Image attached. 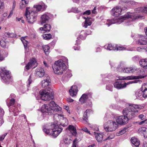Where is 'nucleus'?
Returning <instances> with one entry per match:
<instances>
[{
    "label": "nucleus",
    "instance_id": "nucleus-1",
    "mask_svg": "<svg viewBox=\"0 0 147 147\" xmlns=\"http://www.w3.org/2000/svg\"><path fill=\"white\" fill-rule=\"evenodd\" d=\"M139 18L138 16L136 15L135 14L129 12L119 18H114L111 20H105L103 22L105 23L106 22V24L108 26L113 24H119L123 22H125L127 25H129L130 24L129 23H131L133 20Z\"/></svg>",
    "mask_w": 147,
    "mask_h": 147
},
{
    "label": "nucleus",
    "instance_id": "nucleus-2",
    "mask_svg": "<svg viewBox=\"0 0 147 147\" xmlns=\"http://www.w3.org/2000/svg\"><path fill=\"white\" fill-rule=\"evenodd\" d=\"M61 108L53 101H51L49 104H44L41 108L42 113V116L44 118L46 116L53 114L54 111H60Z\"/></svg>",
    "mask_w": 147,
    "mask_h": 147
},
{
    "label": "nucleus",
    "instance_id": "nucleus-3",
    "mask_svg": "<svg viewBox=\"0 0 147 147\" xmlns=\"http://www.w3.org/2000/svg\"><path fill=\"white\" fill-rule=\"evenodd\" d=\"M126 108L123 110L122 113L123 115L127 116L129 119H131L137 115L138 111L137 109H140L143 108L141 105L129 103L126 104Z\"/></svg>",
    "mask_w": 147,
    "mask_h": 147
},
{
    "label": "nucleus",
    "instance_id": "nucleus-4",
    "mask_svg": "<svg viewBox=\"0 0 147 147\" xmlns=\"http://www.w3.org/2000/svg\"><path fill=\"white\" fill-rule=\"evenodd\" d=\"M68 61L67 58L62 57L61 59L56 61L55 63L53 69L54 73L56 74L60 75L62 74L66 68L65 63H67Z\"/></svg>",
    "mask_w": 147,
    "mask_h": 147
},
{
    "label": "nucleus",
    "instance_id": "nucleus-5",
    "mask_svg": "<svg viewBox=\"0 0 147 147\" xmlns=\"http://www.w3.org/2000/svg\"><path fill=\"white\" fill-rule=\"evenodd\" d=\"M62 130V129L59 127L58 125L54 124L46 125L43 129L44 132L46 134L55 137H57Z\"/></svg>",
    "mask_w": 147,
    "mask_h": 147
},
{
    "label": "nucleus",
    "instance_id": "nucleus-6",
    "mask_svg": "<svg viewBox=\"0 0 147 147\" xmlns=\"http://www.w3.org/2000/svg\"><path fill=\"white\" fill-rule=\"evenodd\" d=\"M25 16L27 21L31 24L36 20L37 15L36 12H34L33 9H30L29 7H27Z\"/></svg>",
    "mask_w": 147,
    "mask_h": 147
},
{
    "label": "nucleus",
    "instance_id": "nucleus-7",
    "mask_svg": "<svg viewBox=\"0 0 147 147\" xmlns=\"http://www.w3.org/2000/svg\"><path fill=\"white\" fill-rule=\"evenodd\" d=\"M54 120L57 125H59L63 127L66 126L68 124V121L66 118L62 114H55L54 115Z\"/></svg>",
    "mask_w": 147,
    "mask_h": 147
},
{
    "label": "nucleus",
    "instance_id": "nucleus-8",
    "mask_svg": "<svg viewBox=\"0 0 147 147\" xmlns=\"http://www.w3.org/2000/svg\"><path fill=\"white\" fill-rule=\"evenodd\" d=\"M145 77V76L143 75H139L138 76H128L126 77H120L119 78V79L121 80H124L125 79H137L133 81H130L126 83L127 85L132 83H138L139 84H141L142 82V81L141 80L138 79H139L144 78Z\"/></svg>",
    "mask_w": 147,
    "mask_h": 147
},
{
    "label": "nucleus",
    "instance_id": "nucleus-9",
    "mask_svg": "<svg viewBox=\"0 0 147 147\" xmlns=\"http://www.w3.org/2000/svg\"><path fill=\"white\" fill-rule=\"evenodd\" d=\"M118 127L117 123L112 120H109L104 125V128L107 131H115Z\"/></svg>",
    "mask_w": 147,
    "mask_h": 147
},
{
    "label": "nucleus",
    "instance_id": "nucleus-10",
    "mask_svg": "<svg viewBox=\"0 0 147 147\" xmlns=\"http://www.w3.org/2000/svg\"><path fill=\"white\" fill-rule=\"evenodd\" d=\"M0 76L5 83H8L11 77L9 71L6 70L4 67H1L0 70Z\"/></svg>",
    "mask_w": 147,
    "mask_h": 147
},
{
    "label": "nucleus",
    "instance_id": "nucleus-11",
    "mask_svg": "<svg viewBox=\"0 0 147 147\" xmlns=\"http://www.w3.org/2000/svg\"><path fill=\"white\" fill-rule=\"evenodd\" d=\"M126 10L127 8L125 7L117 6L111 10V12L113 16L118 17L123 13Z\"/></svg>",
    "mask_w": 147,
    "mask_h": 147
},
{
    "label": "nucleus",
    "instance_id": "nucleus-12",
    "mask_svg": "<svg viewBox=\"0 0 147 147\" xmlns=\"http://www.w3.org/2000/svg\"><path fill=\"white\" fill-rule=\"evenodd\" d=\"M41 95V99L43 100H47L52 99L53 98V95L52 94H48L46 90H41L39 91Z\"/></svg>",
    "mask_w": 147,
    "mask_h": 147
},
{
    "label": "nucleus",
    "instance_id": "nucleus-13",
    "mask_svg": "<svg viewBox=\"0 0 147 147\" xmlns=\"http://www.w3.org/2000/svg\"><path fill=\"white\" fill-rule=\"evenodd\" d=\"M128 119L127 116L123 115L117 117L115 120L117 124L124 125L128 123Z\"/></svg>",
    "mask_w": 147,
    "mask_h": 147
},
{
    "label": "nucleus",
    "instance_id": "nucleus-14",
    "mask_svg": "<svg viewBox=\"0 0 147 147\" xmlns=\"http://www.w3.org/2000/svg\"><path fill=\"white\" fill-rule=\"evenodd\" d=\"M47 6L42 2H41L38 4L35 5L33 7V10L34 12H36L37 15V13L40 11H43L47 8Z\"/></svg>",
    "mask_w": 147,
    "mask_h": 147
},
{
    "label": "nucleus",
    "instance_id": "nucleus-15",
    "mask_svg": "<svg viewBox=\"0 0 147 147\" xmlns=\"http://www.w3.org/2000/svg\"><path fill=\"white\" fill-rule=\"evenodd\" d=\"M117 70L119 72H123L124 73H130L134 72L136 69L134 67H119L117 68Z\"/></svg>",
    "mask_w": 147,
    "mask_h": 147
},
{
    "label": "nucleus",
    "instance_id": "nucleus-16",
    "mask_svg": "<svg viewBox=\"0 0 147 147\" xmlns=\"http://www.w3.org/2000/svg\"><path fill=\"white\" fill-rule=\"evenodd\" d=\"M52 16L50 13H46L41 16L40 22L41 24L49 21Z\"/></svg>",
    "mask_w": 147,
    "mask_h": 147
},
{
    "label": "nucleus",
    "instance_id": "nucleus-17",
    "mask_svg": "<svg viewBox=\"0 0 147 147\" xmlns=\"http://www.w3.org/2000/svg\"><path fill=\"white\" fill-rule=\"evenodd\" d=\"M44 79L41 82V85L43 88H45L49 86L51 83L50 77L46 74L44 77Z\"/></svg>",
    "mask_w": 147,
    "mask_h": 147
},
{
    "label": "nucleus",
    "instance_id": "nucleus-18",
    "mask_svg": "<svg viewBox=\"0 0 147 147\" xmlns=\"http://www.w3.org/2000/svg\"><path fill=\"white\" fill-rule=\"evenodd\" d=\"M37 63L36 59L32 58L30 59L29 62L26 65L25 67L27 70H28L31 68H35L37 66Z\"/></svg>",
    "mask_w": 147,
    "mask_h": 147
},
{
    "label": "nucleus",
    "instance_id": "nucleus-19",
    "mask_svg": "<svg viewBox=\"0 0 147 147\" xmlns=\"http://www.w3.org/2000/svg\"><path fill=\"white\" fill-rule=\"evenodd\" d=\"M20 105L18 104L17 106H14L12 107L9 108V111L12 112L14 116H16L20 112Z\"/></svg>",
    "mask_w": 147,
    "mask_h": 147
},
{
    "label": "nucleus",
    "instance_id": "nucleus-20",
    "mask_svg": "<svg viewBox=\"0 0 147 147\" xmlns=\"http://www.w3.org/2000/svg\"><path fill=\"white\" fill-rule=\"evenodd\" d=\"M85 19V22L82 24V26L83 27L86 28L88 26L91 25L92 22L94 21V19L92 18L88 17H84Z\"/></svg>",
    "mask_w": 147,
    "mask_h": 147
},
{
    "label": "nucleus",
    "instance_id": "nucleus-21",
    "mask_svg": "<svg viewBox=\"0 0 147 147\" xmlns=\"http://www.w3.org/2000/svg\"><path fill=\"white\" fill-rule=\"evenodd\" d=\"M126 83L122 81H117L115 82L114 86L115 88L117 89H121L127 86Z\"/></svg>",
    "mask_w": 147,
    "mask_h": 147
},
{
    "label": "nucleus",
    "instance_id": "nucleus-22",
    "mask_svg": "<svg viewBox=\"0 0 147 147\" xmlns=\"http://www.w3.org/2000/svg\"><path fill=\"white\" fill-rule=\"evenodd\" d=\"M35 74L36 76L41 78L45 75V72L43 69L42 68L38 67L36 69Z\"/></svg>",
    "mask_w": 147,
    "mask_h": 147
},
{
    "label": "nucleus",
    "instance_id": "nucleus-23",
    "mask_svg": "<svg viewBox=\"0 0 147 147\" xmlns=\"http://www.w3.org/2000/svg\"><path fill=\"white\" fill-rule=\"evenodd\" d=\"M71 132L72 135L74 136H76L77 135L76 129V127L72 125H69L67 128Z\"/></svg>",
    "mask_w": 147,
    "mask_h": 147
},
{
    "label": "nucleus",
    "instance_id": "nucleus-24",
    "mask_svg": "<svg viewBox=\"0 0 147 147\" xmlns=\"http://www.w3.org/2000/svg\"><path fill=\"white\" fill-rule=\"evenodd\" d=\"M69 91L71 96L73 97L76 96L78 92L77 86L76 85L72 86Z\"/></svg>",
    "mask_w": 147,
    "mask_h": 147
},
{
    "label": "nucleus",
    "instance_id": "nucleus-25",
    "mask_svg": "<svg viewBox=\"0 0 147 147\" xmlns=\"http://www.w3.org/2000/svg\"><path fill=\"white\" fill-rule=\"evenodd\" d=\"M135 11L136 13H143L147 14V5L138 7L136 9Z\"/></svg>",
    "mask_w": 147,
    "mask_h": 147
},
{
    "label": "nucleus",
    "instance_id": "nucleus-26",
    "mask_svg": "<svg viewBox=\"0 0 147 147\" xmlns=\"http://www.w3.org/2000/svg\"><path fill=\"white\" fill-rule=\"evenodd\" d=\"M142 89L143 93V97L145 98L147 97V83L142 85Z\"/></svg>",
    "mask_w": 147,
    "mask_h": 147
},
{
    "label": "nucleus",
    "instance_id": "nucleus-27",
    "mask_svg": "<svg viewBox=\"0 0 147 147\" xmlns=\"http://www.w3.org/2000/svg\"><path fill=\"white\" fill-rule=\"evenodd\" d=\"M146 40V39L144 36H141L139 38L138 43L140 45H147V41Z\"/></svg>",
    "mask_w": 147,
    "mask_h": 147
},
{
    "label": "nucleus",
    "instance_id": "nucleus-28",
    "mask_svg": "<svg viewBox=\"0 0 147 147\" xmlns=\"http://www.w3.org/2000/svg\"><path fill=\"white\" fill-rule=\"evenodd\" d=\"M138 132L141 134H143L145 138L147 137V128L145 127H142L138 130Z\"/></svg>",
    "mask_w": 147,
    "mask_h": 147
},
{
    "label": "nucleus",
    "instance_id": "nucleus-29",
    "mask_svg": "<svg viewBox=\"0 0 147 147\" xmlns=\"http://www.w3.org/2000/svg\"><path fill=\"white\" fill-rule=\"evenodd\" d=\"M51 26L50 25L48 24H45L43 27H41L40 28V30H43L46 32H49L50 30Z\"/></svg>",
    "mask_w": 147,
    "mask_h": 147
},
{
    "label": "nucleus",
    "instance_id": "nucleus-30",
    "mask_svg": "<svg viewBox=\"0 0 147 147\" xmlns=\"http://www.w3.org/2000/svg\"><path fill=\"white\" fill-rule=\"evenodd\" d=\"M131 142L136 147H138L140 144V141L135 137L131 138Z\"/></svg>",
    "mask_w": 147,
    "mask_h": 147
},
{
    "label": "nucleus",
    "instance_id": "nucleus-31",
    "mask_svg": "<svg viewBox=\"0 0 147 147\" xmlns=\"http://www.w3.org/2000/svg\"><path fill=\"white\" fill-rule=\"evenodd\" d=\"M94 134L96 140L98 142L102 141L103 138H104L102 134L94 132Z\"/></svg>",
    "mask_w": 147,
    "mask_h": 147
},
{
    "label": "nucleus",
    "instance_id": "nucleus-32",
    "mask_svg": "<svg viewBox=\"0 0 147 147\" xmlns=\"http://www.w3.org/2000/svg\"><path fill=\"white\" fill-rule=\"evenodd\" d=\"M105 49L109 50H115L116 49L115 45H112L111 44H109L108 45L104 46Z\"/></svg>",
    "mask_w": 147,
    "mask_h": 147
},
{
    "label": "nucleus",
    "instance_id": "nucleus-33",
    "mask_svg": "<svg viewBox=\"0 0 147 147\" xmlns=\"http://www.w3.org/2000/svg\"><path fill=\"white\" fill-rule=\"evenodd\" d=\"M91 111V110L90 109L86 110L84 113L83 119L84 121H85L86 122H87L88 120V115L89 114V113Z\"/></svg>",
    "mask_w": 147,
    "mask_h": 147
},
{
    "label": "nucleus",
    "instance_id": "nucleus-34",
    "mask_svg": "<svg viewBox=\"0 0 147 147\" xmlns=\"http://www.w3.org/2000/svg\"><path fill=\"white\" fill-rule=\"evenodd\" d=\"M72 140V138L70 136H66V138L64 139V142L65 144H69L71 143Z\"/></svg>",
    "mask_w": 147,
    "mask_h": 147
},
{
    "label": "nucleus",
    "instance_id": "nucleus-35",
    "mask_svg": "<svg viewBox=\"0 0 147 147\" xmlns=\"http://www.w3.org/2000/svg\"><path fill=\"white\" fill-rule=\"evenodd\" d=\"M15 99L14 98H11L9 102L8 103L7 102V106L9 107H12L14 106H17L15 104Z\"/></svg>",
    "mask_w": 147,
    "mask_h": 147
},
{
    "label": "nucleus",
    "instance_id": "nucleus-36",
    "mask_svg": "<svg viewBox=\"0 0 147 147\" xmlns=\"http://www.w3.org/2000/svg\"><path fill=\"white\" fill-rule=\"evenodd\" d=\"M147 59H141L139 62L140 66L143 68L146 69V63Z\"/></svg>",
    "mask_w": 147,
    "mask_h": 147
},
{
    "label": "nucleus",
    "instance_id": "nucleus-37",
    "mask_svg": "<svg viewBox=\"0 0 147 147\" xmlns=\"http://www.w3.org/2000/svg\"><path fill=\"white\" fill-rule=\"evenodd\" d=\"M87 97V95L84 94L82 95L80 98L79 101L82 104H83L86 101Z\"/></svg>",
    "mask_w": 147,
    "mask_h": 147
},
{
    "label": "nucleus",
    "instance_id": "nucleus-38",
    "mask_svg": "<svg viewBox=\"0 0 147 147\" xmlns=\"http://www.w3.org/2000/svg\"><path fill=\"white\" fill-rule=\"evenodd\" d=\"M143 92L141 89V90H138L135 93V95L137 98H141L143 97Z\"/></svg>",
    "mask_w": 147,
    "mask_h": 147
},
{
    "label": "nucleus",
    "instance_id": "nucleus-39",
    "mask_svg": "<svg viewBox=\"0 0 147 147\" xmlns=\"http://www.w3.org/2000/svg\"><path fill=\"white\" fill-rule=\"evenodd\" d=\"M42 48L45 54L47 55H48L49 52V47L48 45H44L42 46Z\"/></svg>",
    "mask_w": 147,
    "mask_h": 147
},
{
    "label": "nucleus",
    "instance_id": "nucleus-40",
    "mask_svg": "<svg viewBox=\"0 0 147 147\" xmlns=\"http://www.w3.org/2000/svg\"><path fill=\"white\" fill-rule=\"evenodd\" d=\"M26 38V37H22L21 38V40L25 48H26L28 45V42L25 39Z\"/></svg>",
    "mask_w": 147,
    "mask_h": 147
},
{
    "label": "nucleus",
    "instance_id": "nucleus-41",
    "mask_svg": "<svg viewBox=\"0 0 147 147\" xmlns=\"http://www.w3.org/2000/svg\"><path fill=\"white\" fill-rule=\"evenodd\" d=\"M28 3V1L27 0H22L21 4L20 5V7L21 8H23L25 7L26 5Z\"/></svg>",
    "mask_w": 147,
    "mask_h": 147
},
{
    "label": "nucleus",
    "instance_id": "nucleus-42",
    "mask_svg": "<svg viewBox=\"0 0 147 147\" xmlns=\"http://www.w3.org/2000/svg\"><path fill=\"white\" fill-rule=\"evenodd\" d=\"M43 38L45 40H49L51 38V36L50 34H46L42 35Z\"/></svg>",
    "mask_w": 147,
    "mask_h": 147
},
{
    "label": "nucleus",
    "instance_id": "nucleus-43",
    "mask_svg": "<svg viewBox=\"0 0 147 147\" xmlns=\"http://www.w3.org/2000/svg\"><path fill=\"white\" fill-rule=\"evenodd\" d=\"M86 36V34L85 32L84 31H82L80 33V34L79 35V38L83 40L85 39Z\"/></svg>",
    "mask_w": 147,
    "mask_h": 147
},
{
    "label": "nucleus",
    "instance_id": "nucleus-44",
    "mask_svg": "<svg viewBox=\"0 0 147 147\" xmlns=\"http://www.w3.org/2000/svg\"><path fill=\"white\" fill-rule=\"evenodd\" d=\"M127 129L124 128L121 131H120L119 132L116 133V135L117 136H120L122 134H123L126 132V130Z\"/></svg>",
    "mask_w": 147,
    "mask_h": 147
},
{
    "label": "nucleus",
    "instance_id": "nucleus-45",
    "mask_svg": "<svg viewBox=\"0 0 147 147\" xmlns=\"http://www.w3.org/2000/svg\"><path fill=\"white\" fill-rule=\"evenodd\" d=\"M116 49L115 50H124L125 49V48L124 47L121 46H119L115 45Z\"/></svg>",
    "mask_w": 147,
    "mask_h": 147
},
{
    "label": "nucleus",
    "instance_id": "nucleus-46",
    "mask_svg": "<svg viewBox=\"0 0 147 147\" xmlns=\"http://www.w3.org/2000/svg\"><path fill=\"white\" fill-rule=\"evenodd\" d=\"M115 137V134H111L109 135L107 138H104V140H110L113 138Z\"/></svg>",
    "mask_w": 147,
    "mask_h": 147
},
{
    "label": "nucleus",
    "instance_id": "nucleus-47",
    "mask_svg": "<svg viewBox=\"0 0 147 147\" xmlns=\"http://www.w3.org/2000/svg\"><path fill=\"white\" fill-rule=\"evenodd\" d=\"M44 90H46L47 92H48L49 94H52L53 95V90L50 87H48L46 88V89H44Z\"/></svg>",
    "mask_w": 147,
    "mask_h": 147
},
{
    "label": "nucleus",
    "instance_id": "nucleus-48",
    "mask_svg": "<svg viewBox=\"0 0 147 147\" xmlns=\"http://www.w3.org/2000/svg\"><path fill=\"white\" fill-rule=\"evenodd\" d=\"M68 12H74L75 13H78V8H76V7L73 8L71 9L70 11L68 10Z\"/></svg>",
    "mask_w": 147,
    "mask_h": 147
},
{
    "label": "nucleus",
    "instance_id": "nucleus-49",
    "mask_svg": "<svg viewBox=\"0 0 147 147\" xmlns=\"http://www.w3.org/2000/svg\"><path fill=\"white\" fill-rule=\"evenodd\" d=\"M142 121L139 122L138 124L140 125H144L147 124V119H144Z\"/></svg>",
    "mask_w": 147,
    "mask_h": 147
},
{
    "label": "nucleus",
    "instance_id": "nucleus-50",
    "mask_svg": "<svg viewBox=\"0 0 147 147\" xmlns=\"http://www.w3.org/2000/svg\"><path fill=\"white\" fill-rule=\"evenodd\" d=\"M0 44L1 46L2 47H5L6 43L3 40H2L0 42Z\"/></svg>",
    "mask_w": 147,
    "mask_h": 147
},
{
    "label": "nucleus",
    "instance_id": "nucleus-51",
    "mask_svg": "<svg viewBox=\"0 0 147 147\" xmlns=\"http://www.w3.org/2000/svg\"><path fill=\"white\" fill-rule=\"evenodd\" d=\"M113 86L111 85H107L106 87V89L110 91H112L113 90Z\"/></svg>",
    "mask_w": 147,
    "mask_h": 147
},
{
    "label": "nucleus",
    "instance_id": "nucleus-52",
    "mask_svg": "<svg viewBox=\"0 0 147 147\" xmlns=\"http://www.w3.org/2000/svg\"><path fill=\"white\" fill-rule=\"evenodd\" d=\"M139 119H140L141 120H143L144 119H146L145 116L143 115L140 114L138 116Z\"/></svg>",
    "mask_w": 147,
    "mask_h": 147
},
{
    "label": "nucleus",
    "instance_id": "nucleus-53",
    "mask_svg": "<svg viewBox=\"0 0 147 147\" xmlns=\"http://www.w3.org/2000/svg\"><path fill=\"white\" fill-rule=\"evenodd\" d=\"M7 135V133H5L0 137V141H2L4 139L5 136ZM0 147H2L0 145Z\"/></svg>",
    "mask_w": 147,
    "mask_h": 147
},
{
    "label": "nucleus",
    "instance_id": "nucleus-54",
    "mask_svg": "<svg viewBox=\"0 0 147 147\" xmlns=\"http://www.w3.org/2000/svg\"><path fill=\"white\" fill-rule=\"evenodd\" d=\"M82 130L84 131H85L87 133L90 134V131L88 130L87 128L86 127H83L82 128Z\"/></svg>",
    "mask_w": 147,
    "mask_h": 147
},
{
    "label": "nucleus",
    "instance_id": "nucleus-55",
    "mask_svg": "<svg viewBox=\"0 0 147 147\" xmlns=\"http://www.w3.org/2000/svg\"><path fill=\"white\" fill-rule=\"evenodd\" d=\"M7 55L8 53H7V55H5L4 56H3V55L0 53V61H2L4 59V58L5 57H7Z\"/></svg>",
    "mask_w": 147,
    "mask_h": 147
},
{
    "label": "nucleus",
    "instance_id": "nucleus-56",
    "mask_svg": "<svg viewBox=\"0 0 147 147\" xmlns=\"http://www.w3.org/2000/svg\"><path fill=\"white\" fill-rule=\"evenodd\" d=\"M63 107H64V109H65L66 110H67V112L69 114H70V110H69V107L68 106L65 105L63 106Z\"/></svg>",
    "mask_w": 147,
    "mask_h": 147
},
{
    "label": "nucleus",
    "instance_id": "nucleus-57",
    "mask_svg": "<svg viewBox=\"0 0 147 147\" xmlns=\"http://www.w3.org/2000/svg\"><path fill=\"white\" fill-rule=\"evenodd\" d=\"M27 82V83H28V86L30 85V84L32 82V80L31 79V75L29 76V78L28 79V80Z\"/></svg>",
    "mask_w": 147,
    "mask_h": 147
},
{
    "label": "nucleus",
    "instance_id": "nucleus-58",
    "mask_svg": "<svg viewBox=\"0 0 147 147\" xmlns=\"http://www.w3.org/2000/svg\"><path fill=\"white\" fill-rule=\"evenodd\" d=\"M66 74L68 77H70L72 76V74L70 71H67Z\"/></svg>",
    "mask_w": 147,
    "mask_h": 147
},
{
    "label": "nucleus",
    "instance_id": "nucleus-59",
    "mask_svg": "<svg viewBox=\"0 0 147 147\" xmlns=\"http://www.w3.org/2000/svg\"><path fill=\"white\" fill-rule=\"evenodd\" d=\"M91 13V11L90 10H87L83 13V14L89 15Z\"/></svg>",
    "mask_w": 147,
    "mask_h": 147
},
{
    "label": "nucleus",
    "instance_id": "nucleus-60",
    "mask_svg": "<svg viewBox=\"0 0 147 147\" xmlns=\"http://www.w3.org/2000/svg\"><path fill=\"white\" fill-rule=\"evenodd\" d=\"M67 100L69 102H71L74 101V100L70 98H68L67 99Z\"/></svg>",
    "mask_w": 147,
    "mask_h": 147
},
{
    "label": "nucleus",
    "instance_id": "nucleus-61",
    "mask_svg": "<svg viewBox=\"0 0 147 147\" xmlns=\"http://www.w3.org/2000/svg\"><path fill=\"white\" fill-rule=\"evenodd\" d=\"M3 3L0 0V9L2 8L3 7Z\"/></svg>",
    "mask_w": 147,
    "mask_h": 147
},
{
    "label": "nucleus",
    "instance_id": "nucleus-62",
    "mask_svg": "<svg viewBox=\"0 0 147 147\" xmlns=\"http://www.w3.org/2000/svg\"><path fill=\"white\" fill-rule=\"evenodd\" d=\"M77 141L76 139L74 140L73 142V146L72 147H76V142Z\"/></svg>",
    "mask_w": 147,
    "mask_h": 147
},
{
    "label": "nucleus",
    "instance_id": "nucleus-63",
    "mask_svg": "<svg viewBox=\"0 0 147 147\" xmlns=\"http://www.w3.org/2000/svg\"><path fill=\"white\" fill-rule=\"evenodd\" d=\"M96 7H95L93 9L92 11V13L95 14L96 13Z\"/></svg>",
    "mask_w": 147,
    "mask_h": 147
},
{
    "label": "nucleus",
    "instance_id": "nucleus-64",
    "mask_svg": "<svg viewBox=\"0 0 147 147\" xmlns=\"http://www.w3.org/2000/svg\"><path fill=\"white\" fill-rule=\"evenodd\" d=\"M3 123V119L2 117L0 118V126Z\"/></svg>",
    "mask_w": 147,
    "mask_h": 147
}]
</instances>
